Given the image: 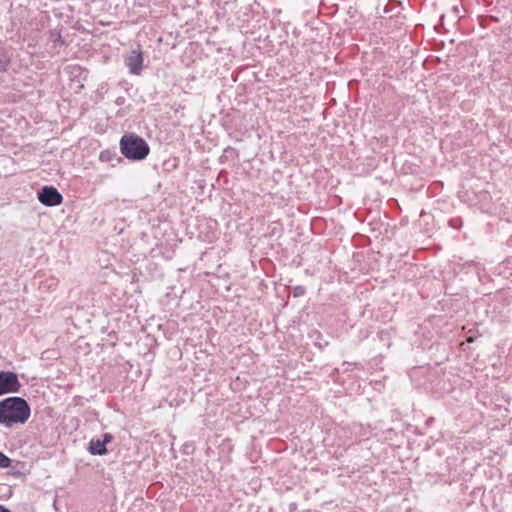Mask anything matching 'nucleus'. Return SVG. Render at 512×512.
I'll list each match as a JSON object with an SVG mask.
<instances>
[{
    "label": "nucleus",
    "mask_w": 512,
    "mask_h": 512,
    "mask_svg": "<svg viewBox=\"0 0 512 512\" xmlns=\"http://www.w3.org/2000/svg\"><path fill=\"white\" fill-rule=\"evenodd\" d=\"M30 415V405L22 397L11 396L0 401V425L5 428L25 424Z\"/></svg>",
    "instance_id": "nucleus-1"
},
{
    "label": "nucleus",
    "mask_w": 512,
    "mask_h": 512,
    "mask_svg": "<svg viewBox=\"0 0 512 512\" xmlns=\"http://www.w3.org/2000/svg\"><path fill=\"white\" fill-rule=\"evenodd\" d=\"M122 155L129 160L140 161L145 159L150 152L148 143L138 135H124L120 140Z\"/></svg>",
    "instance_id": "nucleus-2"
},
{
    "label": "nucleus",
    "mask_w": 512,
    "mask_h": 512,
    "mask_svg": "<svg viewBox=\"0 0 512 512\" xmlns=\"http://www.w3.org/2000/svg\"><path fill=\"white\" fill-rule=\"evenodd\" d=\"M22 385L15 372L0 371V396L9 393H18Z\"/></svg>",
    "instance_id": "nucleus-3"
},
{
    "label": "nucleus",
    "mask_w": 512,
    "mask_h": 512,
    "mask_svg": "<svg viewBox=\"0 0 512 512\" xmlns=\"http://www.w3.org/2000/svg\"><path fill=\"white\" fill-rule=\"evenodd\" d=\"M37 197L41 204L48 206V207L58 206L63 201V196L53 186L42 187L38 191Z\"/></svg>",
    "instance_id": "nucleus-4"
},
{
    "label": "nucleus",
    "mask_w": 512,
    "mask_h": 512,
    "mask_svg": "<svg viewBox=\"0 0 512 512\" xmlns=\"http://www.w3.org/2000/svg\"><path fill=\"white\" fill-rule=\"evenodd\" d=\"M125 64L131 74L139 75L143 68V54L141 50L130 51L125 57Z\"/></svg>",
    "instance_id": "nucleus-5"
},
{
    "label": "nucleus",
    "mask_w": 512,
    "mask_h": 512,
    "mask_svg": "<svg viewBox=\"0 0 512 512\" xmlns=\"http://www.w3.org/2000/svg\"><path fill=\"white\" fill-rule=\"evenodd\" d=\"M111 434L106 433L103 435V440L92 438L88 445V451L92 455H104L107 453L106 444L112 441Z\"/></svg>",
    "instance_id": "nucleus-6"
},
{
    "label": "nucleus",
    "mask_w": 512,
    "mask_h": 512,
    "mask_svg": "<svg viewBox=\"0 0 512 512\" xmlns=\"http://www.w3.org/2000/svg\"><path fill=\"white\" fill-rule=\"evenodd\" d=\"M10 61L11 59L6 49L0 46V73L8 69Z\"/></svg>",
    "instance_id": "nucleus-7"
},
{
    "label": "nucleus",
    "mask_w": 512,
    "mask_h": 512,
    "mask_svg": "<svg viewBox=\"0 0 512 512\" xmlns=\"http://www.w3.org/2000/svg\"><path fill=\"white\" fill-rule=\"evenodd\" d=\"M11 463L12 460L0 451V468H7Z\"/></svg>",
    "instance_id": "nucleus-8"
},
{
    "label": "nucleus",
    "mask_w": 512,
    "mask_h": 512,
    "mask_svg": "<svg viewBox=\"0 0 512 512\" xmlns=\"http://www.w3.org/2000/svg\"><path fill=\"white\" fill-rule=\"evenodd\" d=\"M305 293V288L302 287V286H297L295 289H294V296H301Z\"/></svg>",
    "instance_id": "nucleus-9"
},
{
    "label": "nucleus",
    "mask_w": 512,
    "mask_h": 512,
    "mask_svg": "<svg viewBox=\"0 0 512 512\" xmlns=\"http://www.w3.org/2000/svg\"><path fill=\"white\" fill-rule=\"evenodd\" d=\"M0 512H11L8 508L3 505H0Z\"/></svg>",
    "instance_id": "nucleus-10"
},
{
    "label": "nucleus",
    "mask_w": 512,
    "mask_h": 512,
    "mask_svg": "<svg viewBox=\"0 0 512 512\" xmlns=\"http://www.w3.org/2000/svg\"><path fill=\"white\" fill-rule=\"evenodd\" d=\"M60 38H61V36H60V34L58 33V34H57V37H55V42H56V41H60Z\"/></svg>",
    "instance_id": "nucleus-11"
}]
</instances>
